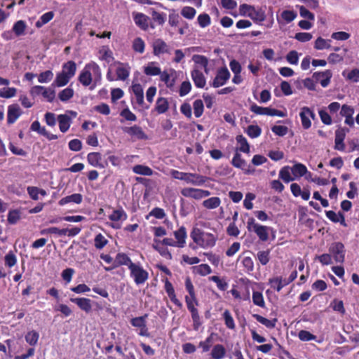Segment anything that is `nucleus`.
<instances>
[{
    "mask_svg": "<svg viewBox=\"0 0 359 359\" xmlns=\"http://www.w3.org/2000/svg\"><path fill=\"white\" fill-rule=\"evenodd\" d=\"M291 168L289 166L283 167L279 172V177L285 183H288L294 180L290 175Z\"/></svg>",
    "mask_w": 359,
    "mask_h": 359,
    "instance_id": "obj_46",
    "label": "nucleus"
},
{
    "mask_svg": "<svg viewBox=\"0 0 359 359\" xmlns=\"http://www.w3.org/2000/svg\"><path fill=\"white\" fill-rule=\"evenodd\" d=\"M180 193L186 198H191L198 201L206 198L211 194L210 191L208 190L192 187L183 188Z\"/></svg>",
    "mask_w": 359,
    "mask_h": 359,
    "instance_id": "obj_7",
    "label": "nucleus"
},
{
    "mask_svg": "<svg viewBox=\"0 0 359 359\" xmlns=\"http://www.w3.org/2000/svg\"><path fill=\"white\" fill-rule=\"evenodd\" d=\"M21 218V212L20 210H11L7 216L8 222L10 224H15Z\"/></svg>",
    "mask_w": 359,
    "mask_h": 359,
    "instance_id": "obj_42",
    "label": "nucleus"
},
{
    "mask_svg": "<svg viewBox=\"0 0 359 359\" xmlns=\"http://www.w3.org/2000/svg\"><path fill=\"white\" fill-rule=\"evenodd\" d=\"M299 116L302 121V125L304 129H309L311 126V121L310 118L312 119L315 118V113L314 111L308 107H303L301 108V111L299 113Z\"/></svg>",
    "mask_w": 359,
    "mask_h": 359,
    "instance_id": "obj_12",
    "label": "nucleus"
},
{
    "mask_svg": "<svg viewBox=\"0 0 359 359\" xmlns=\"http://www.w3.org/2000/svg\"><path fill=\"white\" fill-rule=\"evenodd\" d=\"M131 88L135 96L137 103L140 106H142L144 104V90L142 85L140 83H133Z\"/></svg>",
    "mask_w": 359,
    "mask_h": 359,
    "instance_id": "obj_28",
    "label": "nucleus"
},
{
    "mask_svg": "<svg viewBox=\"0 0 359 359\" xmlns=\"http://www.w3.org/2000/svg\"><path fill=\"white\" fill-rule=\"evenodd\" d=\"M269 250L259 251L257 252V259L262 265H266L270 259Z\"/></svg>",
    "mask_w": 359,
    "mask_h": 359,
    "instance_id": "obj_64",
    "label": "nucleus"
},
{
    "mask_svg": "<svg viewBox=\"0 0 359 359\" xmlns=\"http://www.w3.org/2000/svg\"><path fill=\"white\" fill-rule=\"evenodd\" d=\"M231 164L233 167L241 169L245 175H251L255 172V168L250 165H247L246 161L242 158L241 154L238 152L235 153Z\"/></svg>",
    "mask_w": 359,
    "mask_h": 359,
    "instance_id": "obj_10",
    "label": "nucleus"
},
{
    "mask_svg": "<svg viewBox=\"0 0 359 359\" xmlns=\"http://www.w3.org/2000/svg\"><path fill=\"white\" fill-rule=\"evenodd\" d=\"M87 160L88 163L93 167L104 168V165L101 163L102 155L99 152L89 153L87 156Z\"/></svg>",
    "mask_w": 359,
    "mask_h": 359,
    "instance_id": "obj_26",
    "label": "nucleus"
},
{
    "mask_svg": "<svg viewBox=\"0 0 359 359\" xmlns=\"http://www.w3.org/2000/svg\"><path fill=\"white\" fill-rule=\"evenodd\" d=\"M196 13V11L194 8L191 6H184L181 10V15L189 20L193 19Z\"/></svg>",
    "mask_w": 359,
    "mask_h": 359,
    "instance_id": "obj_59",
    "label": "nucleus"
},
{
    "mask_svg": "<svg viewBox=\"0 0 359 359\" xmlns=\"http://www.w3.org/2000/svg\"><path fill=\"white\" fill-rule=\"evenodd\" d=\"M22 114V110L18 104H13L8 106L7 112L8 124L14 123Z\"/></svg>",
    "mask_w": 359,
    "mask_h": 359,
    "instance_id": "obj_16",
    "label": "nucleus"
},
{
    "mask_svg": "<svg viewBox=\"0 0 359 359\" xmlns=\"http://www.w3.org/2000/svg\"><path fill=\"white\" fill-rule=\"evenodd\" d=\"M194 113L196 118L202 116L204 111V104L201 100H196L193 103Z\"/></svg>",
    "mask_w": 359,
    "mask_h": 359,
    "instance_id": "obj_53",
    "label": "nucleus"
},
{
    "mask_svg": "<svg viewBox=\"0 0 359 359\" xmlns=\"http://www.w3.org/2000/svg\"><path fill=\"white\" fill-rule=\"evenodd\" d=\"M25 339L30 346H35L39 341V334L35 330H32L25 334Z\"/></svg>",
    "mask_w": 359,
    "mask_h": 359,
    "instance_id": "obj_44",
    "label": "nucleus"
},
{
    "mask_svg": "<svg viewBox=\"0 0 359 359\" xmlns=\"http://www.w3.org/2000/svg\"><path fill=\"white\" fill-rule=\"evenodd\" d=\"M55 13L53 11H48L43 14L39 19L36 22L35 26L37 28L42 27L44 25L48 23L53 19Z\"/></svg>",
    "mask_w": 359,
    "mask_h": 359,
    "instance_id": "obj_36",
    "label": "nucleus"
},
{
    "mask_svg": "<svg viewBox=\"0 0 359 359\" xmlns=\"http://www.w3.org/2000/svg\"><path fill=\"white\" fill-rule=\"evenodd\" d=\"M174 236L176 239L175 242L177 244V248H184L185 246L186 238L187 237L186 228L184 226H181L177 231H174Z\"/></svg>",
    "mask_w": 359,
    "mask_h": 359,
    "instance_id": "obj_23",
    "label": "nucleus"
},
{
    "mask_svg": "<svg viewBox=\"0 0 359 359\" xmlns=\"http://www.w3.org/2000/svg\"><path fill=\"white\" fill-rule=\"evenodd\" d=\"M231 74L226 66L217 69L216 76L213 79L211 86L219 88L224 86L230 79Z\"/></svg>",
    "mask_w": 359,
    "mask_h": 359,
    "instance_id": "obj_9",
    "label": "nucleus"
},
{
    "mask_svg": "<svg viewBox=\"0 0 359 359\" xmlns=\"http://www.w3.org/2000/svg\"><path fill=\"white\" fill-rule=\"evenodd\" d=\"M313 77L320 82L322 87L325 88L330 83L332 77V73L331 70L327 69L324 72H317L313 73Z\"/></svg>",
    "mask_w": 359,
    "mask_h": 359,
    "instance_id": "obj_14",
    "label": "nucleus"
},
{
    "mask_svg": "<svg viewBox=\"0 0 359 359\" xmlns=\"http://www.w3.org/2000/svg\"><path fill=\"white\" fill-rule=\"evenodd\" d=\"M331 306L334 311H337L342 315H344L346 313L344 302L342 300H338L334 299L331 303Z\"/></svg>",
    "mask_w": 359,
    "mask_h": 359,
    "instance_id": "obj_63",
    "label": "nucleus"
},
{
    "mask_svg": "<svg viewBox=\"0 0 359 359\" xmlns=\"http://www.w3.org/2000/svg\"><path fill=\"white\" fill-rule=\"evenodd\" d=\"M209 178L206 176L197 173L188 172L185 182L194 186L203 185Z\"/></svg>",
    "mask_w": 359,
    "mask_h": 359,
    "instance_id": "obj_19",
    "label": "nucleus"
},
{
    "mask_svg": "<svg viewBox=\"0 0 359 359\" xmlns=\"http://www.w3.org/2000/svg\"><path fill=\"white\" fill-rule=\"evenodd\" d=\"M144 73L147 76H157L161 74V68L154 66V62H150L144 67Z\"/></svg>",
    "mask_w": 359,
    "mask_h": 359,
    "instance_id": "obj_54",
    "label": "nucleus"
},
{
    "mask_svg": "<svg viewBox=\"0 0 359 359\" xmlns=\"http://www.w3.org/2000/svg\"><path fill=\"white\" fill-rule=\"evenodd\" d=\"M221 204V199L217 196L209 198L203 201V206L206 209H215Z\"/></svg>",
    "mask_w": 359,
    "mask_h": 359,
    "instance_id": "obj_35",
    "label": "nucleus"
},
{
    "mask_svg": "<svg viewBox=\"0 0 359 359\" xmlns=\"http://www.w3.org/2000/svg\"><path fill=\"white\" fill-rule=\"evenodd\" d=\"M53 78V73L51 70H46L40 73L38 76V81L39 83H48Z\"/></svg>",
    "mask_w": 359,
    "mask_h": 359,
    "instance_id": "obj_60",
    "label": "nucleus"
},
{
    "mask_svg": "<svg viewBox=\"0 0 359 359\" xmlns=\"http://www.w3.org/2000/svg\"><path fill=\"white\" fill-rule=\"evenodd\" d=\"M208 279L209 280L217 284V287L221 291H225L228 287L227 282L217 276H210Z\"/></svg>",
    "mask_w": 359,
    "mask_h": 359,
    "instance_id": "obj_49",
    "label": "nucleus"
},
{
    "mask_svg": "<svg viewBox=\"0 0 359 359\" xmlns=\"http://www.w3.org/2000/svg\"><path fill=\"white\" fill-rule=\"evenodd\" d=\"M185 288L189 295L184 297L187 309L191 313V318L193 320L194 330L197 331L201 325V318L196 306H198V300L196 297L194 286L190 277H187L185 279Z\"/></svg>",
    "mask_w": 359,
    "mask_h": 359,
    "instance_id": "obj_1",
    "label": "nucleus"
},
{
    "mask_svg": "<svg viewBox=\"0 0 359 359\" xmlns=\"http://www.w3.org/2000/svg\"><path fill=\"white\" fill-rule=\"evenodd\" d=\"M74 90L70 87H67L58 93V98L62 102H67L74 96Z\"/></svg>",
    "mask_w": 359,
    "mask_h": 359,
    "instance_id": "obj_45",
    "label": "nucleus"
},
{
    "mask_svg": "<svg viewBox=\"0 0 359 359\" xmlns=\"http://www.w3.org/2000/svg\"><path fill=\"white\" fill-rule=\"evenodd\" d=\"M26 27L27 25L25 22L20 20L15 22V24L13 26V31L14 32L16 36H19L25 34Z\"/></svg>",
    "mask_w": 359,
    "mask_h": 359,
    "instance_id": "obj_51",
    "label": "nucleus"
},
{
    "mask_svg": "<svg viewBox=\"0 0 359 359\" xmlns=\"http://www.w3.org/2000/svg\"><path fill=\"white\" fill-rule=\"evenodd\" d=\"M127 67H124L123 64L121 66L118 67L116 69V74L117 76V79L125 81L128 79L130 75V67L128 65Z\"/></svg>",
    "mask_w": 359,
    "mask_h": 359,
    "instance_id": "obj_39",
    "label": "nucleus"
},
{
    "mask_svg": "<svg viewBox=\"0 0 359 359\" xmlns=\"http://www.w3.org/2000/svg\"><path fill=\"white\" fill-rule=\"evenodd\" d=\"M133 171L135 174L145 175V176H151L153 175V170L149 166L144 165H136L133 166Z\"/></svg>",
    "mask_w": 359,
    "mask_h": 359,
    "instance_id": "obj_40",
    "label": "nucleus"
},
{
    "mask_svg": "<svg viewBox=\"0 0 359 359\" xmlns=\"http://www.w3.org/2000/svg\"><path fill=\"white\" fill-rule=\"evenodd\" d=\"M70 302L76 304L79 308L85 311L86 313H89L92 311L91 299L86 297H71Z\"/></svg>",
    "mask_w": 359,
    "mask_h": 359,
    "instance_id": "obj_15",
    "label": "nucleus"
},
{
    "mask_svg": "<svg viewBox=\"0 0 359 359\" xmlns=\"http://www.w3.org/2000/svg\"><path fill=\"white\" fill-rule=\"evenodd\" d=\"M269 284L277 292H280L283 289V285H281V276L269 278Z\"/></svg>",
    "mask_w": 359,
    "mask_h": 359,
    "instance_id": "obj_62",
    "label": "nucleus"
},
{
    "mask_svg": "<svg viewBox=\"0 0 359 359\" xmlns=\"http://www.w3.org/2000/svg\"><path fill=\"white\" fill-rule=\"evenodd\" d=\"M236 140L240 144L239 151L248 154L250 152V145L246 138L242 135H238L236 136Z\"/></svg>",
    "mask_w": 359,
    "mask_h": 359,
    "instance_id": "obj_48",
    "label": "nucleus"
},
{
    "mask_svg": "<svg viewBox=\"0 0 359 359\" xmlns=\"http://www.w3.org/2000/svg\"><path fill=\"white\" fill-rule=\"evenodd\" d=\"M243 266V271L247 273H250L254 270V262L250 257H244L241 260Z\"/></svg>",
    "mask_w": 359,
    "mask_h": 359,
    "instance_id": "obj_52",
    "label": "nucleus"
},
{
    "mask_svg": "<svg viewBox=\"0 0 359 359\" xmlns=\"http://www.w3.org/2000/svg\"><path fill=\"white\" fill-rule=\"evenodd\" d=\"M226 353V351L224 345L222 344H215L210 352V358L211 359H223L225 358Z\"/></svg>",
    "mask_w": 359,
    "mask_h": 359,
    "instance_id": "obj_24",
    "label": "nucleus"
},
{
    "mask_svg": "<svg viewBox=\"0 0 359 359\" xmlns=\"http://www.w3.org/2000/svg\"><path fill=\"white\" fill-rule=\"evenodd\" d=\"M190 237L196 245L206 249L214 247L217 241V236L202 231L198 228H194L190 233Z\"/></svg>",
    "mask_w": 359,
    "mask_h": 359,
    "instance_id": "obj_3",
    "label": "nucleus"
},
{
    "mask_svg": "<svg viewBox=\"0 0 359 359\" xmlns=\"http://www.w3.org/2000/svg\"><path fill=\"white\" fill-rule=\"evenodd\" d=\"M247 227L248 231H253L261 241L265 242L268 241L270 227L256 223L253 217L248 219Z\"/></svg>",
    "mask_w": 359,
    "mask_h": 359,
    "instance_id": "obj_5",
    "label": "nucleus"
},
{
    "mask_svg": "<svg viewBox=\"0 0 359 359\" xmlns=\"http://www.w3.org/2000/svg\"><path fill=\"white\" fill-rule=\"evenodd\" d=\"M59 128L62 133H66L71 126V118L67 114H60L57 116Z\"/></svg>",
    "mask_w": 359,
    "mask_h": 359,
    "instance_id": "obj_29",
    "label": "nucleus"
},
{
    "mask_svg": "<svg viewBox=\"0 0 359 359\" xmlns=\"http://www.w3.org/2000/svg\"><path fill=\"white\" fill-rule=\"evenodd\" d=\"M252 317L256 319L257 321L266 326L267 328L273 329L276 327L277 322L276 318L269 320L259 314H253Z\"/></svg>",
    "mask_w": 359,
    "mask_h": 359,
    "instance_id": "obj_33",
    "label": "nucleus"
},
{
    "mask_svg": "<svg viewBox=\"0 0 359 359\" xmlns=\"http://www.w3.org/2000/svg\"><path fill=\"white\" fill-rule=\"evenodd\" d=\"M245 133L250 137L256 138L261 135L262 129L257 125H250L248 126Z\"/></svg>",
    "mask_w": 359,
    "mask_h": 359,
    "instance_id": "obj_50",
    "label": "nucleus"
},
{
    "mask_svg": "<svg viewBox=\"0 0 359 359\" xmlns=\"http://www.w3.org/2000/svg\"><path fill=\"white\" fill-rule=\"evenodd\" d=\"M169 109V102L167 98L163 97H159L157 98L154 109V111H156L158 114H165Z\"/></svg>",
    "mask_w": 359,
    "mask_h": 359,
    "instance_id": "obj_22",
    "label": "nucleus"
},
{
    "mask_svg": "<svg viewBox=\"0 0 359 359\" xmlns=\"http://www.w3.org/2000/svg\"><path fill=\"white\" fill-rule=\"evenodd\" d=\"M82 201L83 196L81 194H73L72 195L62 198L59 201L58 203L60 205H65L69 203L80 204L81 203Z\"/></svg>",
    "mask_w": 359,
    "mask_h": 359,
    "instance_id": "obj_25",
    "label": "nucleus"
},
{
    "mask_svg": "<svg viewBox=\"0 0 359 359\" xmlns=\"http://www.w3.org/2000/svg\"><path fill=\"white\" fill-rule=\"evenodd\" d=\"M102 72L99 65L95 62L86 64L81 72L78 80L83 86H90L93 81V85L90 88L93 90L101 81Z\"/></svg>",
    "mask_w": 359,
    "mask_h": 359,
    "instance_id": "obj_2",
    "label": "nucleus"
},
{
    "mask_svg": "<svg viewBox=\"0 0 359 359\" xmlns=\"http://www.w3.org/2000/svg\"><path fill=\"white\" fill-rule=\"evenodd\" d=\"M164 283L165 290L168 294L170 301L179 309H182L183 306L182 303L177 298L172 284L169 281L168 278L165 280Z\"/></svg>",
    "mask_w": 359,
    "mask_h": 359,
    "instance_id": "obj_17",
    "label": "nucleus"
},
{
    "mask_svg": "<svg viewBox=\"0 0 359 359\" xmlns=\"http://www.w3.org/2000/svg\"><path fill=\"white\" fill-rule=\"evenodd\" d=\"M252 302L254 304L261 307H265V302L264 300V297L262 293L258 291H254L252 292Z\"/></svg>",
    "mask_w": 359,
    "mask_h": 359,
    "instance_id": "obj_57",
    "label": "nucleus"
},
{
    "mask_svg": "<svg viewBox=\"0 0 359 359\" xmlns=\"http://www.w3.org/2000/svg\"><path fill=\"white\" fill-rule=\"evenodd\" d=\"M17 90L14 87H7L0 89V97L2 98H11L16 95Z\"/></svg>",
    "mask_w": 359,
    "mask_h": 359,
    "instance_id": "obj_56",
    "label": "nucleus"
},
{
    "mask_svg": "<svg viewBox=\"0 0 359 359\" xmlns=\"http://www.w3.org/2000/svg\"><path fill=\"white\" fill-rule=\"evenodd\" d=\"M297 15L296 12L294 11L285 10L281 13V18L287 23L293 21Z\"/></svg>",
    "mask_w": 359,
    "mask_h": 359,
    "instance_id": "obj_61",
    "label": "nucleus"
},
{
    "mask_svg": "<svg viewBox=\"0 0 359 359\" xmlns=\"http://www.w3.org/2000/svg\"><path fill=\"white\" fill-rule=\"evenodd\" d=\"M132 48L135 52L142 54L145 50V43L141 37H137L133 41Z\"/></svg>",
    "mask_w": 359,
    "mask_h": 359,
    "instance_id": "obj_41",
    "label": "nucleus"
},
{
    "mask_svg": "<svg viewBox=\"0 0 359 359\" xmlns=\"http://www.w3.org/2000/svg\"><path fill=\"white\" fill-rule=\"evenodd\" d=\"M132 264H133V262L127 254L118 252L116 254L112 265L109 267H104V270L109 271L123 265L127 266L129 269V266Z\"/></svg>",
    "mask_w": 359,
    "mask_h": 359,
    "instance_id": "obj_11",
    "label": "nucleus"
},
{
    "mask_svg": "<svg viewBox=\"0 0 359 359\" xmlns=\"http://www.w3.org/2000/svg\"><path fill=\"white\" fill-rule=\"evenodd\" d=\"M130 276L137 285L144 284L149 278V273L140 264L129 266Z\"/></svg>",
    "mask_w": 359,
    "mask_h": 359,
    "instance_id": "obj_4",
    "label": "nucleus"
},
{
    "mask_svg": "<svg viewBox=\"0 0 359 359\" xmlns=\"http://www.w3.org/2000/svg\"><path fill=\"white\" fill-rule=\"evenodd\" d=\"M330 40H326L321 36H319L315 41L314 48L316 50L330 49L331 48V45L330 43Z\"/></svg>",
    "mask_w": 359,
    "mask_h": 359,
    "instance_id": "obj_43",
    "label": "nucleus"
},
{
    "mask_svg": "<svg viewBox=\"0 0 359 359\" xmlns=\"http://www.w3.org/2000/svg\"><path fill=\"white\" fill-rule=\"evenodd\" d=\"M329 252L336 263L342 264L344 262L346 250L341 242L332 243L329 247Z\"/></svg>",
    "mask_w": 359,
    "mask_h": 359,
    "instance_id": "obj_6",
    "label": "nucleus"
},
{
    "mask_svg": "<svg viewBox=\"0 0 359 359\" xmlns=\"http://www.w3.org/2000/svg\"><path fill=\"white\" fill-rule=\"evenodd\" d=\"M122 130L123 133L128 134L131 137H135L137 140H147L148 138L142 128L137 125H134L130 127H123Z\"/></svg>",
    "mask_w": 359,
    "mask_h": 359,
    "instance_id": "obj_13",
    "label": "nucleus"
},
{
    "mask_svg": "<svg viewBox=\"0 0 359 359\" xmlns=\"http://www.w3.org/2000/svg\"><path fill=\"white\" fill-rule=\"evenodd\" d=\"M133 20L135 25L142 30L147 31L149 27L154 29L156 25L151 22V19L147 15L142 13H133Z\"/></svg>",
    "mask_w": 359,
    "mask_h": 359,
    "instance_id": "obj_8",
    "label": "nucleus"
},
{
    "mask_svg": "<svg viewBox=\"0 0 359 359\" xmlns=\"http://www.w3.org/2000/svg\"><path fill=\"white\" fill-rule=\"evenodd\" d=\"M222 316L226 327L230 330H234L236 328V325L231 312L228 309H226L224 311Z\"/></svg>",
    "mask_w": 359,
    "mask_h": 359,
    "instance_id": "obj_47",
    "label": "nucleus"
},
{
    "mask_svg": "<svg viewBox=\"0 0 359 359\" xmlns=\"http://www.w3.org/2000/svg\"><path fill=\"white\" fill-rule=\"evenodd\" d=\"M76 71V65L75 62L70 60L62 65V72L66 73V75L71 79L74 76Z\"/></svg>",
    "mask_w": 359,
    "mask_h": 359,
    "instance_id": "obj_34",
    "label": "nucleus"
},
{
    "mask_svg": "<svg viewBox=\"0 0 359 359\" xmlns=\"http://www.w3.org/2000/svg\"><path fill=\"white\" fill-rule=\"evenodd\" d=\"M291 172L294 175V178L296 179L305 175L308 170L306 165L301 163H297L291 168Z\"/></svg>",
    "mask_w": 359,
    "mask_h": 359,
    "instance_id": "obj_31",
    "label": "nucleus"
},
{
    "mask_svg": "<svg viewBox=\"0 0 359 359\" xmlns=\"http://www.w3.org/2000/svg\"><path fill=\"white\" fill-rule=\"evenodd\" d=\"M108 243V240L102 233H98L94 239V245L96 249L101 250Z\"/></svg>",
    "mask_w": 359,
    "mask_h": 359,
    "instance_id": "obj_55",
    "label": "nucleus"
},
{
    "mask_svg": "<svg viewBox=\"0 0 359 359\" xmlns=\"http://www.w3.org/2000/svg\"><path fill=\"white\" fill-rule=\"evenodd\" d=\"M150 11L152 21L156 22L158 25L162 26L166 20V14L164 13H159L154 8H150Z\"/></svg>",
    "mask_w": 359,
    "mask_h": 359,
    "instance_id": "obj_38",
    "label": "nucleus"
},
{
    "mask_svg": "<svg viewBox=\"0 0 359 359\" xmlns=\"http://www.w3.org/2000/svg\"><path fill=\"white\" fill-rule=\"evenodd\" d=\"M346 137L344 128H339L335 131L334 149L338 151H344L345 144L344 142Z\"/></svg>",
    "mask_w": 359,
    "mask_h": 359,
    "instance_id": "obj_20",
    "label": "nucleus"
},
{
    "mask_svg": "<svg viewBox=\"0 0 359 359\" xmlns=\"http://www.w3.org/2000/svg\"><path fill=\"white\" fill-rule=\"evenodd\" d=\"M153 53L156 56L169 53L168 45L161 39L154 40L152 44Z\"/></svg>",
    "mask_w": 359,
    "mask_h": 359,
    "instance_id": "obj_18",
    "label": "nucleus"
},
{
    "mask_svg": "<svg viewBox=\"0 0 359 359\" xmlns=\"http://www.w3.org/2000/svg\"><path fill=\"white\" fill-rule=\"evenodd\" d=\"M249 18L255 22H262L266 19L265 11L262 8L257 9L255 8L252 13L249 14Z\"/></svg>",
    "mask_w": 359,
    "mask_h": 359,
    "instance_id": "obj_37",
    "label": "nucleus"
},
{
    "mask_svg": "<svg viewBox=\"0 0 359 359\" xmlns=\"http://www.w3.org/2000/svg\"><path fill=\"white\" fill-rule=\"evenodd\" d=\"M71 78L66 75V73L62 72V71L60 72H58L56 74L55 79L51 84V86L53 87H63L66 86L70 81Z\"/></svg>",
    "mask_w": 359,
    "mask_h": 359,
    "instance_id": "obj_27",
    "label": "nucleus"
},
{
    "mask_svg": "<svg viewBox=\"0 0 359 359\" xmlns=\"http://www.w3.org/2000/svg\"><path fill=\"white\" fill-rule=\"evenodd\" d=\"M193 273L198 274L201 276H205L212 273L210 266L207 264H201L191 267Z\"/></svg>",
    "mask_w": 359,
    "mask_h": 359,
    "instance_id": "obj_30",
    "label": "nucleus"
},
{
    "mask_svg": "<svg viewBox=\"0 0 359 359\" xmlns=\"http://www.w3.org/2000/svg\"><path fill=\"white\" fill-rule=\"evenodd\" d=\"M128 217L126 212L123 210L122 208H120L117 210H114L109 215V220L112 222H118L121 220H126Z\"/></svg>",
    "mask_w": 359,
    "mask_h": 359,
    "instance_id": "obj_32",
    "label": "nucleus"
},
{
    "mask_svg": "<svg viewBox=\"0 0 359 359\" xmlns=\"http://www.w3.org/2000/svg\"><path fill=\"white\" fill-rule=\"evenodd\" d=\"M191 76L196 88H203L206 83V79L203 74L198 69H194L191 72Z\"/></svg>",
    "mask_w": 359,
    "mask_h": 359,
    "instance_id": "obj_21",
    "label": "nucleus"
},
{
    "mask_svg": "<svg viewBox=\"0 0 359 359\" xmlns=\"http://www.w3.org/2000/svg\"><path fill=\"white\" fill-rule=\"evenodd\" d=\"M41 234H57L60 236L67 235V231L65 229H60L57 227H50L48 229H43L41 231Z\"/></svg>",
    "mask_w": 359,
    "mask_h": 359,
    "instance_id": "obj_58",
    "label": "nucleus"
}]
</instances>
